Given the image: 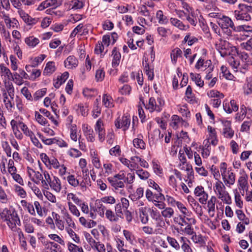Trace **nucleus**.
I'll list each match as a JSON object with an SVG mask.
<instances>
[{
    "label": "nucleus",
    "instance_id": "obj_1",
    "mask_svg": "<svg viewBox=\"0 0 252 252\" xmlns=\"http://www.w3.org/2000/svg\"><path fill=\"white\" fill-rule=\"evenodd\" d=\"M0 219L6 222L9 227L12 230L15 231L16 225H21V221L17 212L15 209H8L5 208L0 212Z\"/></svg>",
    "mask_w": 252,
    "mask_h": 252
},
{
    "label": "nucleus",
    "instance_id": "obj_2",
    "mask_svg": "<svg viewBox=\"0 0 252 252\" xmlns=\"http://www.w3.org/2000/svg\"><path fill=\"white\" fill-rule=\"evenodd\" d=\"M213 189L218 198L224 203L230 204L232 203L231 197L226 190V188L223 183L220 181H216L213 186Z\"/></svg>",
    "mask_w": 252,
    "mask_h": 252
},
{
    "label": "nucleus",
    "instance_id": "obj_3",
    "mask_svg": "<svg viewBox=\"0 0 252 252\" xmlns=\"http://www.w3.org/2000/svg\"><path fill=\"white\" fill-rule=\"evenodd\" d=\"M130 124V116H123L121 118L119 117L115 121V125L116 128H122L124 131L129 128Z\"/></svg>",
    "mask_w": 252,
    "mask_h": 252
},
{
    "label": "nucleus",
    "instance_id": "obj_4",
    "mask_svg": "<svg viewBox=\"0 0 252 252\" xmlns=\"http://www.w3.org/2000/svg\"><path fill=\"white\" fill-rule=\"evenodd\" d=\"M27 172L31 180L36 184H39L43 179V174L39 171H35L34 170L29 167H27Z\"/></svg>",
    "mask_w": 252,
    "mask_h": 252
},
{
    "label": "nucleus",
    "instance_id": "obj_5",
    "mask_svg": "<svg viewBox=\"0 0 252 252\" xmlns=\"http://www.w3.org/2000/svg\"><path fill=\"white\" fill-rule=\"evenodd\" d=\"M107 180L112 187V189L118 192L120 190V193H123L124 192V188L125 187L124 181L114 180L110 178H107Z\"/></svg>",
    "mask_w": 252,
    "mask_h": 252
},
{
    "label": "nucleus",
    "instance_id": "obj_6",
    "mask_svg": "<svg viewBox=\"0 0 252 252\" xmlns=\"http://www.w3.org/2000/svg\"><path fill=\"white\" fill-rule=\"evenodd\" d=\"M194 194L196 196L199 197V201L202 204L206 203L208 199V193L205 191L204 189L202 186H197L194 189Z\"/></svg>",
    "mask_w": 252,
    "mask_h": 252
},
{
    "label": "nucleus",
    "instance_id": "obj_7",
    "mask_svg": "<svg viewBox=\"0 0 252 252\" xmlns=\"http://www.w3.org/2000/svg\"><path fill=\"white\" fill-rule=\"evenodd\" d=\"M82 130L88 141L93 142L95 140L94 130L88 125H83Z\"/></svg>",
    "mask_w": 252,
    "mask_h": 252
},
{
    "label": "nucleus",
    "instance_id": "obj_8",
    "mask_svg": "<svg viewBox=\"0 0 252 252\" xmlns=\"http://www.w3.org/2000/svg\"><path fill=\"white\" fill-rule=\"evenodd\" d=\"M229 43L225 40H220L218 47V50L222 57L230 55Z\"/></svg>",
    "mask_w": 252,
    "mask_h": 252
},
{
    "label": "nucleus",
    "instance_id": "obj_9",
    "mask_svg": "<svg viewBox=\"0 0 252 252\" xmlns=\"http://www.w3.org/2000/svg\"><path fill=\"white\" fill-rule=\"evenodd\" d=\"M220 26L221 28H231L234 30V25L232 20L227 16H222L221 19L217 21Z\"/></svg>",
    "mask_w": 252,
    "mask_h": 252
},
{
    "label": "nucleus",
    "instance_id": "obj_10",
    "mask_svg": "<svg viewBox=\"0 0 252 252\" xmlns=\"http://www.w3.org/2000/svg\"><path fill=\"white\" fill-rule=\"evenodd\" d=\"M64 64L66 68L73 69L78 66V61L74 56H69L64 61Z\"/></svg>",
    "mask_w": 252,
    "mask_h": 252
},
{
    "label": "nucleus",
    "instance_id": "obj_11",
    "mask_svg": "<svg viewBox=\"0 0 252 252\" xmlns=\"http://www.w3.org/2000/svg\"><path fill=\"white\" fill-rule=\"evenodd\" d=\"M113 57L112 66L113 67H117L120 64L121 59V55L117 47H114L112 51Z\"/></svg>",
    "mask_w": 252,
    "mask_h": 252
},
{
    "label": "nucleus",
    "instance_id": "obj_12",
    "mask_svg": "<svg viewBox=\"0 0 252 252\" xmlns=\"http://www.w3.org/2000/svg\"><path fill=\"white\" fill-rule=\"evenodd\" d=\"M42 173L43 176V179L41 181L42 187L45 189H48L52 179L46 170H42Z\"/></svg>",
    "mask_w": 252,
    "mask_h": 252
},
{
    "label": "nucleus",
    "instance_id": "obj_13",
    "mask_svg": "<svg viewBox=\"0 0 252 252\" xmlns=\"http://www.w3.org/2000/svg\"><path fill=\"white\" fill-rule=\"evenodd\" d=\"M234 15L237 20L249 21L251 19L250 14L244 11L242 9L241 10H235Z\"/></svg>",
    "mask_w": 252,
    "mask_h": 252
},
{
    "label": "nucleus",
    "instance_id": "obj_14",
    "mask_svg": "<svg viewBox=\"0 0 252 252\" xmlns=\"http://www.w3.org/2000/svg\"><path fill=\"white\" fill-rule=\"evenodd\" d=\"M217 201V198L215 196H212L208 201L207 207L208 212L211 217H213L215 212V204Z\"/></svg>",
    "mask_w": 252,
    "mask_h": 252
},
{
    "label": "nucleus",
    "instance_id": "obj_15",
    "mask_svg": "<svg viewBox=\"0 0 252 252\" xmlns=\"http://www.w3.org/2000/svg\"><path fill=\"white\" fill-rule=\"evenodd\" d=\"M225 179L222 177V180L226 185H233L235 182V174L231 172V170H228L225 174Z\"/></svg>",
    "mask_w": 252,
    "mask_h": 252
},
{
    "label": "nucleus",
    "instance_id": "obj_16",
    "mask_svg": "<svg viewBox=\"0 0 252 252\" xmlns=\"http://www.w3.org/2000/svg\"><path fill=\"white\" fill-rule=\"evenodd\" d=\"M243 93L245 95L252 94V78L247 77L243 87Z\"/></svg>",
    "mask_w": 252,
    "mask_h": 252
},
{
    "label": "nucleus",
    "instance_id": "obj_17",
    "mask_svg": "<svg viewBox=\"0 0 252 252\" xmlns=\"http://www.w3.org/2000/svg\"><path fill=\"white\" fill-rule=\"evenodd\" d=\"M49 187L56 192H60L62 189L61 182L60 180L56 176H53Z\"/></svg>",
    "mask_w": 252,
    "mask_h": 252
},
{
    "label": "nucleus",
    "instance_id": "obj_18",
    "mask_svg": "<svg viewBox=\"0 0 252 252\" xmlns=\"http://www.w3.org/2000/svg\"><path fill=\"white\" fill-rule=\"evenodd\" d=\"M247 109L251 110V108H247L245 105L243 104L241 105L240 112L236 114L235 120L238 122L242 121L246 117Z\"/></svg>",
    "mask_w": 252,
    "mask_h": 252
},
{
    "label": "nucleus",
    "instance_id": "obj_19",
    "mask_svg": "<svg viewBox=\"0 0 252 252\" xmlns=\"http://www.w3.org/2000/svg\"><path fill=\"white\" fill-rule=\"evenodd\" d=\"M46 55L44 54L40 55L39 56L35 57L34 60L32 61L31 65H27L26 66V69L27 71H29V69L30 67H35L38 65V64L41 63L44 59L46 58Z\"/></svg>",
    "mask_w": 252,
    "mask_h": 252
},
{
    "label": "nucleus",
    "instance_id": "obj_20",
    "mask_svg": "<svg viewBox=\"0 0 252 252\" xmlns=\"http://www.w3.org/2000/svg\"><path fill=\"white\" fill-rule=\"evenodd\" d=\"M146 108L149 109L150 112L154 111L160 112V109L157 105V102L154 97H151L149 100V103L147 105Z\"/></svg>",
    "mask_w": 252,
    "mask_h": 252
},
{
    "label": "nucleus",
    "instance_id": "obj_21",
    "mask_svg": "<svg viewBox=\"0 0 252 252\" xmlns=\"http://www.w3.org/2000/svg\"><path fill=\"white\" fill-rule=\"evenodd\" d=\"M203 144L202 156L203 158H207L210 154V142L209 139L205 140Z\"/></svg>",
    "mask_w": 252,
    "mask_h": 252
},
{
    "label": "nucleus",
    "instance_id": "obj_22",
    "mask_svg": "<svg viewBox=\"0 0 252 252\" xmlns=\"http://www.w3.org/2000/svg\"><path fill=\"white\" fill-rule=\"evenodd\" d=\"M170 20V23L172 25L177 27L178 28L181 30L185 31L189 28V25H184L182 22H181V21L176 18H171Z\"/></svg>",
    "mask_w": 252,
    "mask_h": 252
},
{
    "label": "nucleus",
    "instance_id": "obj_23",
    "mask_svg": "<svg viewBox=\"0 0 252 252\" xmlns=\"http://www.w3.org/2000/svg\"><path fill=\"white\" fill-rule=\"evenodd\" d=\"M25 42L30 47L33 48L39 43V40L34 36H30L25 39Z\"/></svg>",
    "mask_w": 252,
    "mask_h": 252
},
{
    "label": "nucleus",
    "instance_id": "obj_24",
    "mask_svg": "<svg viewBox=\"0 0 252 252\" xmlns=\"http://www.w3.org/2000/svg\"><path fill=\"white\" fill-rule=\"evenodd\" d=\"M56 70L55 63L53 62H49L46 63V66L43 71V74L46 75H50Z\"/></svg>",
    "mask_w": 252,
    "mask_h": 252
},
{
    "label": "nucleus",
    "instance_id": "obj_25",
    "mask_svg": "<svg viewBox=\"0 0 252 252\" xmlns=\"http://www.w3.org/2000/svg\"><path fill=\"white\" fill-rule=\"evenodd\" d=\"M100 100V96H99V98H96L94 102V106L93 109V117L95 119L97 118L101 113V108L99 105V102Z\"/></svg>",
    "mask_w": 252,
    "mask_h": 252
},
{
    "label": "nucleus",
    "instance_id": "obj_26",
    "mask_svg": "<svg viewBox=\"0 0 252 252\" xmlns=\"http://www.w3.org/2000/svg\"><path fill=\"white\" fill-rule=\"evenodd\" d=\"M248 177L247 175L245 176H241L238 180L239 189L243 190V193H244V190L247 189L248 184L247 179ZM243 195V194H242Z\"/></svg>",
    "mask_w": 252,
    "mask_h": 252
},
{
    "label": "nucleus",
    "instance_id": "obj_27",
    "mask_svg": "<svg viewBox=\"0 0 252 252\" xmlns=\"http://www.w3.org/2000/svg\"><path fill=\"white\" fill-rule=\"evenodd\" d=\"M43 244L48 247H50L51 252H61V248L57 244L53 242L44 241Z\"/></svg>",
    "mask_w": 252,
    "mask_h": 252
},
{
    "label": "nucleus",
    "instance_id": "obj_28",
    "mask_svg": "<svg viewBox=\"0 0 252 252\" xmlns=\"http://www.w3.org/2000/svg\"><path fill=\"white\" fill-rule=\"evenodd\" d=\"M182 55V51L178 48H176L172 50L171 53V58L172 63L174 64L176 63L177 61V59L179 57H181Z\"/></svg>",
    "mask_w": 252,
    "mask_h": 252
},
{
    "label": "nucleus",
    "instance_id": "obj_29",
    "mask_svg": "<svg viewBox=\"0 0 252 252\" xmlns=\"http://www.w3.org/2000/svg\"><path fill=\"white\" fill-rule=\"evenodd\" d=\"M0 68L1 76H4L8 80L10 79L12 74L9 69L6 67L4 64H1Z\"/></svg>",
    "mask_w": 252,
    "mask_h": 252
},
{
    "label": "nucleus",
    "instance_id": "obj_30",
    "mask_svg": "<svg viewBox=\"0 0 252 252\" xmlns=\"http://www.w3.org/2000/svg\"><path fill=\"white\" fill-rule=\"evenodd\" d=\"M89 106L87 103H80L78 105V113L85 117L88 114Z\"/></svg>",
    "mask_w": 252,
    "mask_h": 252
},
{
    "label": "nucleus",
    "instance_id": "obj_31",
    "mask_svg": "<svg viewBox=\"0 0 252 252\" xmlns=\"http://www.w3.org/2000/svg\"><path fill=\"white\" fill-rule=\"evenodd\" d=\"M176 206L185 217H190L191 212L189 211L186 206L181 202L176 203Z\"/></svg>",
    "mask_w": 252,
    "mask_h": 252
},
{
    "label": "nucleus",
    "instance_id": "obj_32",
    "mask_svg": "<svg viewBox=\"0 0 252 252\" xmlns=\"http://www.w3.org/2000/svg\"><path fill=\"white\" fill-rule=\"evenodd\" d=\"M4 84L8 95L12 100H13L14 96V88L12 83L5 81H4Z\"/></svg>",
    "mask_w": 252,
    "mask_h": 252
},
{
    "label": "nucleus",
    "instance_id": "obj_33",
    "mask_svg": "<svg viewBox=\"0 0 252 252\" xmlns=\"http://www.w3.org/2000/svg\"><path fill=\"white\" fill-rule=\"evenodd\" d=\"M103 104L107 108L113 107V100L111 96L104 94L102 98Z\"/></svg>",
    "mask_w": 252,
    "mask_h": 252
},
{
    "label": "nucleus",
    "instance_id": "obj_34",
    "mask_svg": "<svg viewBox=\"0 0 252 252\" xmlns=\"http://www.w3.org/2000/svg\"><path fill=\"white\" fill-rule=\"evenodd\" d=\"M161 214L162 216L164 217L166 220V219L171 218L173 217L174 214V211L171 207H165V208L161 211Z\"/></svg>",
    "mask_w": 252,
    "mask_h": 252
},
{
    "label": "nucleus",
    "instance_id": "obj_35",
    "mask_svg": "<svg viewBox=\"0 0 252 252\" xmlns=\"http://www.w3.org/2000/svg\"><path fill=\"white\" fill-rule=\"evenodd\" d=\"M187 241H189L186 237H180V242L182 243L181 248L184 252H192L190 247L186 243Z\"/></svg>",
    "mask_w": 252,
    "mask_h": 252
},
{
    "label": "nucleus",
    "instance_id": "obj_36",
    "mask_svg": "<svg viewBox=\"0 0 252 252\" xmlns=\"http://www.w3.org/2000/svg\"><path fill=\"white\" fill-rule=\"evenodd\" d=\"M105 215L106 218L111 221L117 222L119 220V218L111 210L106 211Z\"/></svg>",
    "mask_w": 252,
    "mask_h": 252
},
{
    "label": "nucleus",
    "instance_id": "obj_37",
    "mask_svg": "<svg viewBox=\"0 0 252 252\" xmlns=\"http://www.w3.org/2000/svg\"><path fill=\"white\" fill-rule=\"evenodd\" d=\"M139 217L141 222L146 224L149 220V216L146 212V209L142 208L139 209Z\"/></svg>",
    "mask_w": 252,
    "mask_h": 252
},
{
    "label": "nucleus",
    "instance_id": "obj_38",
    "mask_svg": "<svg viewBox=\"0 0 252 252\" xmlns=\"http://www.w3.org/2000/svg\"><path fill=\"white\" fill-rule=\"evenodd\" d=\"M156 18L158 20V23L160 24H166L168 23L166 16L163 15L161 10H158L156 13Z\"/></svg>",
    "mask_w": 252,
    "mask_h": 252
},
{
    "label": "nucleus",
    "instance_id": "obj_39",
    "mask_svg": "<svg viewBox=\"0 0 252 252\" xmlns=\"http://www.w3.org/2000/svg\"><path fill=\"white\" fill-rule=\"evenodd\" d=\"M191 235V240L195 243L199 244L202 246L205 244L204 239L201 235H196V233L194 232V233Z\"/></svg>",
    "mask_w": 252,
    "mask_h": 252
},
{
    "label": "nucleus",
    "instance_id": "obj_40",
    "mask_svg": "<svg viewBox=\"0 0 252 252\" xmlns=\"http://www.w3.org/2000/svg\"><path fill=\"white\" fill-rule=\"evenodd\" d=\"M236 214L238 218L240 220L243 221L244 224L248 225L250 223L249 219L246 218L245 214L241 210H237L236 211Z\"/></svg>",
    "mask_w": 252,
    "mask_h": 252
},
{
    "label": "nucleus",
    "instance_id": "obj_41",
    "mask_svg": "<svg viewBox=\"0 0 252 252\" xmlns=\"http://www.w3.org/2000/svg\"><path fill=\"white\" fill-rule=\"evenodd\" d=\"M66 180L68 184L74 188L77 187L79 185V179L75 178L73 175H69L67 177Z\"/></svg>",
    "mask_w": 252,
    "mask_h": 252
},
{
    "label": "nucleus",
    "instance_id": "obj_42",
    "mask_svg": "<svg viewBox=\"0 0 252 252\" xmlns=\"http://www.w3.org/2000/svg\"><path fill=\"white\" fill-rule=\"evenodd\" d=\"M19 128H20L24 133L28 136H32V132L30 130L27 125L22 122H18Z\"/></svg>",
    "mask_w": 252,
    "mask_h": 252
},
{
    "label": "nucleus",
    "instance_id": "obj_43",
    "mask_svg": "<svg viewBox=\"0 0 252 252\" xmlns=\"http://www.w3.org/2000/svg\"><path fill=\"white\" fill-rule=\"evenodd\" d=\"M124 241L120 238L116 239V248L120 252H132L130 250L124 248Z\"/></svg>",
    "mask_w": 252,
    "mask_h": 252
},
{
    "label": "nucleus",
    "instance_id": "obj_44",
    "mask_svg": "<svg viewBox=\"0 0 252 252\" xmlns=\"http://www.w3.org/2000/svg\"><path fill=\"white\" fill-rule=\"evenodd\" d=\"M252 125V120H251L244 121L241 126L240 131L242 132L249 133Z\"/></svg>",
    "mask_w": 252,
    "mask_h": 252
},
{
    "label": "nucleus",
    "instance_id": "obj_45",
    "mask_svg": "<svg viewBox=\"0 0 252 252\" xmlns=\"http://www.w3.org/2000/svg\"><path fill=\"white\" fill-rule=\"evenodd\" d=\"M3 103L7 110H11L13 106V103H12L11 98L9 99L6 92L3 93Z\"/></svg>",
    "mask_w": 252,
    "mask_h": 252
},
{
    "label": "nucleus",
    "instance_id": "obj_46",
    "mask_svg": "<svg viewBox=\"0 0 252 252\" xmlns=\"http://www.w3.org/2000/svg\"><path fill=\"white\" fill-rule=\"evenodd\" d=\"M72 227H66L65 230L69 236L73 239V240L76 243H79L80 242V238L79 236L75 233V232L72 229Z\"/></svg>",
    "mask_w": 252,
    "mask_h": 252
},
{
    "label": "nucleus",
    "instance_id": "obj_47",
    "mask_svg": "<svg viewBox=\"0 0 252 252\" xmlns=\"http://www.w3.org/2000/svg\"><path fill=\"white\" fill-rule=\"evenodd\" d=\"M140 13L144 16H150L151 15H154V11L152 9H148V7L146 5H143L140 7Z\"/></svg>",
    "mask_w": 252,
    "mask_h": 252
},
{
    "label": "nucleus",
    "instance_id": "obj_48",
    "mask_svg": "<svg viewBox=\"0 0 252 252\" xmlns=\"http://www.w3.org/2000/svg\"><path fill=\"white\" fill-rule=\"evenodd\" d=\"M133 144L136 148H140L141 149H145V143L140 138H134L133 140Z\"/></svg>",
    "mask_w": 252,
    "mask_h": 252
},
{
    "label": "nucleus",
    "instance_id": "obj_49",
    "mask_svg": "<svg viewBox=\"0 0 252 252\" xmlns=\"http://www.w3.org/2000/svg\"><path fill=\"white\" fill-rule=\"evenodd\" d=\"M167 241L170 245L173 247L175 250L178 251L180 249V246L177 241L173 237L170 236L167 237Z\"/></svg>",
    "mask_w": 252,
    "mask_h": 252
},
{
    "label": "nucleus",
    "instance_id": "obj_50",
    "mask_svg": "<svg viewBox=\"0 0 252 252\" xmlns=\"http://www.w3.org/2000/svg\"><path fill=\"white\" fill-rule=\"evenodd\" d=\"M77 128L75 125H71L70 128V136L71 139L76 142L77 141L78 137L77 135Z\"/></svg>",
    "mask_w": 252,
    "mask_h": 252
},
{
    "label": "nucleus",
    "instance_id": "obj_51",
    "mask_svg": "<svg viewBox=\"0 0 252 252\" xmlns=\"http://www.w3.org/2000/svg\"><path fill=\"white\" fill-rule=\"evenodd\" d=\"M198 41V39L194 36H190V33L187 34L183 40V42L188 43V45L191 46Z\"/></svg>",
    "mask_w": 252,
    "mask_h": 252
},
{
    "label": "nucleus",
    "instance_id": "obj_52",
    "mask_svg": "<svg viewBox=\"0 0 252 252\" xmlns=\"http://www.w3.org/2000/svg\"><path fill=\"white\" fill-rule=\"evenodd\" d=\"M227 60L229 64L234 68H237L240 65V62L237 59L232 56L229 55Z\"/></svg>",
    "mask_w": 252,
    "mask_h": 252
},
{
    "label": "nucleus",
    "instance_id": "obj_53",
    "mask_svg": "<svg viewBox=\"0 0 252 252\" xmlns=\"http://www.w3.org/2000/svg\"><path fill=\"white\" fill-rule=\"evenodd\" d=\"M234 31L236 32H252V27L248 25H241L237 26L236 28L234 27Z\"/></svg>",
    "mask_w": 252,
    "mask_h": 252
},
{
    "label": "nucleus",
    "instance_id": "obj_54",
    "mask_svg": "<svg viewBox=\"0 0 252 252\" xmlns=\"http://www.w3.org/2000/svg\"><path fill=\"white\" fill-rule=\"evenodd\" d=\"M136 173L141 180H143L147 179L150 176V174L148 171L142 169L137 170Z\"/></svg>",
    "mask_w": 252,
    "mask_h": 252
},
{
    "label": "nucleus",
    "instance_id": "obj_55",
    "mask_svg": "<svg viewBox=\"0 0 252 252\" xmlns=\"http://www.w3.org/2000/svg\"><path fill=\"white\" fill-rule=\"evenodd\" d=\"M68 250L70 252H84L82 248L69 242L67 244Z\"/></svg>",
    "mask_w": 252,
    "mask_h": 252
},
{
    "label": "nucleus",
    "instance_id": "obj_56",
    "mask_svg": "<svg viewBox=\"0 0 252 252\" xmlns=\"http://www.w3.org/2000/svg\"><path fill=\"white\" fill-rule=\"evenodd\" d=\"M35 117L37 122L40 125L45 126L47 124V120L43 117V116L36 111L35 112Z\"/></svg>",
    "mask_w": 252,
    "mask_h": 252
},
{
    "label": "nucleus",
    "instance_id": "obj_57",
    "mask_svg": "<svg viewBox=\"0 0 252 252\" xmlns=\"http://www.w3.org/2000/svg\"><path fill=\"white\" fill-rule=\"evenodd\" d=\"M37 135L41 141L45 144L47 145H51L53 144H55L54 138H46L42 134L40 133H37Z\"/></svg>",
    "mask_w": 252,
    "mask_h": 252
},
{
    "label": "nucleus",
    "instance_id": "obj_58",
    "mask_svg": "<svg viewBox=\"0 0 252 252\" xmlns=\"http://www.w3.org/2000/svg\"><path fill=\"white\" fill-rule=\"evenodd\" d=\"M64 217L67 224L68 225V227H72L73 228H76V225L74 221L72 220L71 216L68 213L66 212L64 213Z\"/></svg>",
    "mask_w": 252,
    "mask_h": 252
},
{
    "label": "nucleus",
    "instance_id": "obj_59",
    "mask_svg": "<svg viewBox=\"0 0 252 252\" xmlns=\"http://www.w3.org/2000/svg\"><path fill=\"white\" fill-rule=\"evenodd\" d=\"M68 205L69 207V210L71 213L73 215L77 217H79L80 216V212L78 209L77 208L76 206L70 201L68 202Z\"/></svg>",
    "mask_w": 252,
    "mask_h": 252
},
{
    "label": "nucleus",
    "instance_id": "obj_60",
    "mask_svg": "<svg viewBox=\"0 0 252 252\" xmlns=\"http://www.w3.org/2000/svg\"><path fill=\"white\" fill-rule=\"evenodd\" d=\"M105 77V72L103 68H99L96 71L95 79L98 81H102Z\"/></svg>",
    "mask_w": 252,
    "mask_h": 252
},
{
    "label": "nucleus",
    "instance_id": "obj_61",
    "mask_svg": "<svg viewBox=\"0 0 252 252\" xmlns=\"http://www.w3.org/2000/svg\"><path fill=\"white\" fill-rule=\"evenodd\" d=\"M221 71L222 74V76H224L226 79L231 80L233 76L230 73L229 70L227 69L226 66H222L221 67Z\"/></svg>",
    "mask_w": 252,
    "mask_h": 252
},
{
    "label": "nucleus",
    "instance_id": "obj_62",
    "mask_svg": "<svg viewBox=\"0 0 252 252\" xmlns=\"http://www.w3.org/2000/svg\"><path fill=\"white\" fill-rule=\"evenodd\" d=\"M222 134L224 137L230 139L234 136V131L232 129L231 127L227 129H223Z\"/></svg>",
    "mask_w": 252,
    "mask_h": 252
},
{
    "label": "nucleus",
    "instance_id": "obj_63",
    "mask_svg": "<svg viewBox=\"0 0 252 252\" xmlns=\"http://www.w3.org/2000/svg\"><path fill=\"white\" fill-rule=\"evenodd\" d=\"M46 92V89H43L41 90H39L37 91L34 94H33V99L35 101H37L39 100L40 98L43 96Z\"/></svg>",
    "mask_w": 252,
    "mask_h": 252
},
{
    "label": "nucleus",
    "instance_id": "obj_64",
    "mask_svg": "<svg viewBox=\"0 0 252 252\" xmlns=\"http://www.w3.org/2000/svg\"><path fill=\"white\" fill-rule=\"evenodd\" d=\"M124 235L125 237L126 240L128 241L130 244H132L134 240V236L130 231L124 230L123 231Z\"/></svg>",
    "mask_w": 252,
    "mask_h": 252
}]
</instances>
